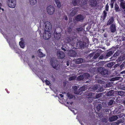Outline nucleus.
I'll return each instance as SVG.
<instances>
[{
	"label": "nucleus",
	"instance_id": "34",
	"mask_svg": "<svg viewBox=\"0 0 125 125\" xmlns=\"http://www.w3.org/2000/svg\"><path fill=\"white\" fill-rule=\"evenodd\" d=\"M82 93L83 92L81 90H80V88L78 90H77L76 92H75V94L81 95Z\"/></svg>",
	"mask_w": 125,
	"mask_h": 125
},
{
	"label": "nucleus",
	"instance_id": "1",
	"mask_svg": "<svg viewBox=\"0 0 125 125\" xmlns=\"http://www.w3.org/2000/svg\"><path fill=\"white\" fill-rule=\"evenodd\" d=\"M77 35L75 32H73L68 36L66 38L67 43L70 44L72 45L75 43Z\"/></svg>",
	"mask_w": 125,
	"mask_h": 125
},
{
	"label": "nucleus",
	"instance_id": "2",
	"mask_svg": "<svg viewBox=\"0 0 125 125\" xmlns=\"http://www.w3.org/2000/svg\"><path fill=\"white\" fill-rule=\"evenodd\" d=\"M58 61L57 59L55 58H51L50 60L51 65L52 67L56 70H58L60 69V66L58 64Z\"/></svg>",
	"mask_w": 125,
	"mask_h": 125
},
{
	"label": "nucleus",
	"instance_id": "26",
	"mask_svg": "<svg viewBox=\"0 0 125 125\" xmlns=\"http://www.w3.org/2000/svg\"><path fill=\"white\" fill-rule=\"evenodd\" d=\"M77 10L76 9H74L70 13V15L72 16H74L77 13Z\"/></svg>",
	"mask_w": 125,
	"mask_h": 125
},
{
	"label": "nucleus",
	"instance_id": "13",
	"mask_svg": "<svg viewBox=\"0 0 125 125\" xmlns=\"http://www.w3.org/2000/svg\"><path fill=\"white\" fill-rule=\"evenodd\" d=\"M114 53L113 51H110L109 52L107 51L106 53V55L104 57L105 59L108 58L109 57L111 56Z\"/></svg>",
	"mask_w": 125,
	"mask_h": 125
},
{
	"label": "nucleus",
	"instance_id": "21",
	"mask_svg": "<svg viewBox=\"0 0 125 125\" xmlns=\"http://www.w3.org/2000/svg\"><path fill=\"white\" fill-rule=\"evenodd\" d=\"M118 118V117L117 116L114 115L110 118L109 120L110 121L112 122L116 120Z\"/></svg>",
	"mask_w": 125,
	"mask_h": 125
},
{
	"label": "nucleus",
	"instance_id": "32",
	"mask_svg": "<svg viewBox=\"0 0 125 125\" xmlns=\"http://www.w3.org/2000/svg\"><path fill=\"white\" fill-rule=\"evenodd\" d=\"M121 77H115L112 78L111 79V81H115L119 80L120 78H121Z\"/></svg>",
	"mask_w": 125,
	"mask_h": 125
},
{
	"label": "nucleus",
	"instance_id": "58",
	"mask_svg": "<svg viewBox=\"0 0 125 125\" xmlns=\"http://www.w3.org/2000/svg\"><path fill=\"white\" fill-rule=\"evenodd\" d=\"M63 19H64L65 20L67 21L68 20V18L67 16H64Z\"/></svg>",
	"mask_w": 125,
	"mask_h": 125
},
{
	"label": "nucleus",
	"instance_id": "42",
	"mask_svg": "<svg viewBox=\"0 0 125 125\" xmlns=\"http://www.w3.org/2000/svg\"><path fill=\"white\" fill-rule=\"evenodd\" d=\"M101 95V94H96L95 98H94L95 99H98L100 97Z\"/></svg>",
	"mask_w": 125,
	"mask_h": 125
},
{
	"label": "nucleus",
	"instance_id": "31",
	"mask_svg": "<svg viewBox=\"0 0 125 125\" xmlns=\"http://www.w3.org/2000/svg\"><path fill=\"white\" fill-rule=\"evenodd\" d=\"M87 0H81V3H80L79 4H80L81 5H83L86 4Z\"/></svg>",
	"mask_w": 125,
	"mask_h": 125
},
{
	"label": "nucleus",
	"instance_id": "19",
	"mask_svg": "<svg viewBox=\"0 0 125 125\" xmlns=\"http://www.w3.org/2000/svg\"><path fill=\"white\" fill-rule=\"evenodd\" d=\"M119 54V52L117 51L113 55V56H112L110 58L111 60H113L115 59L116 57L118 56Z\"/></svg>",
	"mask_w": 125,
	"mask_h": 125
},
{
	"label": "nucleus",
	"instance_id": "29",
	"mask_svg": "<svg viewBox=\"0 0 125 125\" xmlns=\"http://www.w3.org/2000/svg\"><path fill=\"white\" fill-rule=\"evenodd\" d=\"M84 78V76L83 75H80L77 78L78 80L80 81L83 79Z\"/></svg>",
	"mask_w": 125,
	"mask_h": 125
},
{
	"label": "nucleus",
	"instance_id": "16",
	"mask_svg": "<svg viewBox=\"0 0 125 125\" xmlns=\"http://www.w3.org/2000/svg\"><path fill=\"white\" fill-rule=\"evenodd\" d=\"M114 21V18L113 17H111L107 21V25H109L112 24Z\"/></svg>",
	"mask_w": 125,
	"mask_h": 125
},
{
	"label": "nucleus",
	"instance_id": "51",
	"mask_svg": "<svg viewBox=\"0 0 125 125\" xmlns=\"http://www.w3.org/2000/svg\"><path fill=\"white\" fill-rule=\"evenodd\" d=\"M68 97L70 99H71L73 97V96L71 94H68Z\"/></svg>",
	"mask_w": 125,
	"mask_h": 125
},
{
	"label": "nucleus",
	"instance_id": "8",
	"mask_svg": "<svg viewBox=\"0 0 125 125\" xmlns=\"http://www.w3.org/2000/svg\"><path fill=\"white\" fill-rule=\"evenodd\" d=\"M92 89L94 91H95L98 89V90L100 92H102L103 91V88L100 87V85L98 84L94 85L92 87Z\"/></svg>",
	"mask_w": 125,
	"mask_h": 125
},
{
	"label": "nucleus",
	"instance_id": "22",
	"mask_svg": "<svg viewBox=\"0 0 125 125\" xmlns=\"http://www.w3.org/2000/svg\"><path fill=\"white\" fill-rule=\"evenodd\" d=\"M55 3L56 4L57 7L60 8L61 7V3L59 0H54Z\"/></svg>",
	"mask_w": 125,
	"mask_h": 125
},
{
	"label": "nucleus",
	"instance_id": "6",
	"mask_svg": "<svg viewBox=\"0 0 125 125\" xmlns=\"http://www.w3.org/2000/svg\"><path fill=\"white\" fill-rule=\"evenodd\" d=\"M47 11L48 13L50 15L53 14L55 11L54 8L51 5L48 6L47 8Z\"/></svg>",
	"mask_w": 125,
	"mask_h": 125
},
{
	"label": "nucleus",
	"instance_id": "20",
	"mask_svg": "<svg viewBox=\"0 0 125 125\" xmlns=\"http://www.w3.org/2000/svg\"><path fill=\"white\" fill-rule=\"evenodd\" d=\"M86 43L84 42L83 41H80L79 42V45L81 48H83L85 46H85Z\"/></svg>",
	"mask_w": 125,
	"mask_h": 125
},
{
	"label": "nucleus",
	"instance_id": "38",
	"mask_svg": "<svg viewBox=\"0 0 125 125\" xmlns=\"http://www.w3.org/2000/svg\"><path fill=\"white\" fill-rule=\"evenodd\" d=\"M19 45L22 48H23L24 47V43L22 42L21 41L19 42Z\"/></svg>",
	"mask_w": 125,
	"mask_h": 125
},
{
	"label": "nucleus",
	"instance_id": "36",
	"mask_svg": "<svg viewBox=\"0 0 125 125\" xmlns=\"http://www.w3.org/2000/svg\"><path fill=\"white\" fill-rule=\"evenodd\" d=\"M114 102V100L113 99L111 100L108 102V104L109 106L111 105H112Z\"/></svg>",
	"mask_w": 125,
	"mask_h": 125
},
{
	"label": "nucleus",
	"instance_id": "52",
	"mask_svg": "<svg viewBox=\"0 0 125 125\" xmlns=\"http://www.w3.org/2000/svg\"><path fill=\"white\" fill-rule=\"evenodd\" d=\"M104 111L105 114H108L109 112V110L108 109H104Z\"/></svg>",
	"mask_w": 125,
	"mask_h": 125
},
{
	"label": "nucleus",
	"instance_id": "23",
	"mask_svg": "<svg viewBox=\"0 0 125 125\" xmlns=\"http://www.w3.org/2000/svg\"><path fill=\"white\" fill-rule=\"evenodd\" d=\"M83 61V59L81 58H79L76 59L75 62L77 64H79L82 63Z\"/></svg>",
	"mask_w": 125,
	"mask_h": 125
},
{
	"label": "nucleus",
	"instance_id": "25",
	"mask_svg": "<svg viewBox=\"0 0 125 125\" xmlns=\"http://www.w3.org/2000/svg\"><path fill=\"white\" fill-rule=\"evenodd\" d=\"M102 14L103 15V17H102L103 21H104L106 17L107 16V12L105 10L103 11Z\"/></svg>",
	"mask_w": 125,
	"mask_h": 125
},
{
	"label": "nucleus",
	"instance_id": "9",
	"mask_svg": "<svg viewBox=\"0 0 125 125\" xmlns=\"http://www.w3.org/2000/svg\"><path fill=\"white\" fill-rule=\"evenodd\" d=\"M89 3L91 7H95L97 6V1L96 0H90Z\"/></svg>",
	"mask_w": 125,
	"mask_h": 125
},
{
	"label": "nucleus",
	"instance_id": "11",
	"mask_svg": "<svg viewBox=\"0 0 125 125\" xmlns=\"http://www.w3.org/2000/svg\"><path fill=\"white\" fill-rule=\"evenodd\" d=\"M84 18L83 16L81 14H79L75 17V20L77 21H81L83 20Z\"/></svg>",
	"mask_w": 125,
	"mask_h": 125
},
{
	"label": "nucleus",
	"instance_id": "27",
	"mask_svg": "<svg viewBox=\"0 0 125 125\" xmlns=\"http://www.w3.org/2000/svg\"><path fill=\"white\" fill-rule=\"evenodd\" d=\"M72 2L74 5L76 6L80 4V0H73Z\"/></svg>",
	"mask_w": 125,
	"mask_h": 125
},
{
	"label": "nucleus",
	"instance_id": "61",
	"mask_svg": "<svg viewBox=\"0 0 125 125\" xmlns=\"http://www.w3.org/2000/svg\"><path fill=\"white\" fill-rule=\"evenodd\" d=\"M63 46L61 48V49L63 51H64L65 52L66 51V50L64 48H63Z\"/></svg>",
	"mask_w": 125,
	"mask_h": 125
},
{
	"label": "nucleus",
	"instance_id": "3",
	"mask_svg": "<svg viewBox=\"0 0 125 125\" xmlns=\"http://www.w3.org/2000/svg\"><path fill=\"white\" fill-rule=\"evenodd\" d=\"M97 71L98 73L104 77L106 74H107L108 71L106 69H105L102 67H100L97 69Z\"/></svg>",
	"mask_w": 125,
	"mask_h": 125
},
{
	"label": "nucleus",
	"instance_id": "55",
	"mask_svg": "<svg viewBox=\"0 0 125 125\" xmlns=\"http://www.w3.org/2000/svg\"><path fill=\"white\" fill-rule=\"evenodd\" d=\"M101 78V76L100 75H96L95 77V78L96 79H100Z\"/></svg>",
	"mask_w": 125,
	"mask_h": 125
},
{
	"label": "nucleus",
	"instance_id": "56",
	"mask_svg": "<svg viewBox=\"0 0 125 125\" xmlns=\"http://www.w3.org/2000/svg\"><path fill=\"white\" fill-rule=\"evenodd\" d=\"M120 88L121 89H122L123 90H125V87L123 85H121L120 86Z\"/></svg>",
	"mask_w": 125,
	"mask_h": 125
},
{
	"label": "nucleus",
	"instance_id": "33",
	"mask_svg": "<svg viewBox=\"0 0 125 125\" xmlns=\"http://www.w3.org/2000/svg\"><path fill=\"white\" fill-rule=\"evenodd\" d=\"M90 74L88 73H85L84 74V78L86 79H87L90 77Z\"/></svg>",
	"mask_w": 125,
	"mask_h": 125
},
{
	"label": "nucleus",
	"instance_id": "50",
	"mask_svg": "<svg viewBox=\"0 0 125 125\" xmlns=\"http://www.w3.org/2000/svg\"><path fill=\"white\" fill-rule=\"evenodd\" d=\"M80 88V90H81L83 92V91H84L85 90V87L84 86L81 87Z\"/></svg>",
	"mask_w": 125,
	"mask_h": 125
},
{
	"label": "nucleus",
	"instance_id": "46",
	"mask_svg": "<svg viewBox=\"0 0 125 125\" xmlns=\"http://www.w3.org/2000/svg\"><path fill=\"white\" fill-rule=\"evenodd\" d=\"M45 82L47 85H49L50 84V81L47 79H46Z\"/></svg>",
	"mask_w": 125,
	"mask_h": 125
},
{
	"label": "nucleus",
	"instance_id": "60",
	"mask_svg": "<svg viewBox=\"0 0 125 125\" xmlns=\"http://www.w3.org/2000/svg\"><path fill=\"white\" fill-rule=\"evenodd\" d=\"M116 0H111V3L114 4Z\"/></svg>",
	"mask_w": 125,
	"mask_h": 125
},
{
	"label": "nucleus",
	"instance_id": "45",
	"mask_svg": "<svg viewBox=\"0 0 125 125\" xmlns=\"http://www.w3.org/2000/svg\"><path fill=\"white\" fill-rule=\"evenodd\" d=\"M109 6L108 5V3L106 4L105 7V10L107 11H108L109 10Z\"/></svg>",
	"mask_w": 125,
	"mask_h": 125
},
{
	"label": "nucleus",
	"instance_id": "47",
	"mask_svg": "<svg viewBox=\"0 0 125 125\" xmlns=\"http://www.w3.org/2000/svg\"><path fill=\"white\" fill-rule=\"evenodd\" d=\"M77 88L76 86H75L73 87L74 93L75 94V92H76L77 91Z\"/></svg>",
	"mask_w": 125,
	"mask_h": 125
},
{
	"label": "nucleus",
	"instance_id": "30",
	"mask_svg": "<svg viewBox=\"0 0 125 125\" xmlns=\"http://www.w3.org/2000/svg\"><path fill=\"white\" fill-rule=\"evenodd\" d=\"M30 4L32 5H34L37 3L36 0H29Z\"/></svg>",
	"mask_w": 125,
	"mask_h": 125
},
{
	"label": "nucleus",
	"instance_id": "43",
	"mask_svg": "<svg viewBox=\"0 0 125 125\" xmlns=\"http://www.w3.org/2000/svg\"><path fill=\"white\" fill-rule=\"evenodd\" d=\"M101 108V105L100 104H98L96 107V109L97 111H99L100 110Z\"/></svg>",
	"mask_w": 125,
	"mask_h": 125
},
{
	"label": "nucleus",
	"instance_id": "44",
	"mask_svg": "<svg viewBox=\"0 0 125 125\" xmlns=\"http://www.w3.org/2000/svg\"><path fill=\"white\" fill-rule=\"evenodd\" d=\"M113 65V64L112 63H109L107 64V67H111Z\"/></svg>",
	"mask_w": 125,
	"mask_h": 125
},
{
	"label": "nucleus",
	"instance_id": "18",
	"mask_svg": "<svg viewBox=\"0 0 125 125\" xmlns=\"http://www.w3.org/2000/svg\"><path fill=\"white\" fill-rule=\"evenodd\" d=\"M115 12H119L121 11L119 6L116 3L115 4Z\"/></svg>",
	"mask_w": 125,
	"mask_h": 125
},
{
	"label": "nucleus",
	"instance_id": "5",
	"mask_svg": "<svg viewBox=\"0 0 125 125\" xmlns=\"http://www.w3.org/2000/svg\"><path fill=\"white\" fill-rule=\"evenodd\" d=\"M8 6L10 8H13L15 7L16 5V0H8L7 1Z\"/></svg>",
	"mask_w": 125,
	"mask_h": 125
},
{
	"label": "nucleus",
	"instance_id": "64",
	"mask_svg": "<svg viewBox=\"0 0 125 125\" xmlns=\"http://www.w3.org/2000/svg\"><path fill=\"white\" fill-rule=\"evenodd\" d=\"M107 34L106 33H105L104 34V36L105 38L107 37Z\"/></svg>",
	"mask_w": 125,
	"mask_h": 125
},
{
	"label": "nucleus",
	"instance_id": "10",
	"mask_svg": "<svg viewBox=\"0 0 125 125\" xmlns=\"http://www.w3.org/2000/svg\"><path fill=\"white\" fill-rule=\"evenodd\" d=\"M45 27L44 28V31H48V30H50L52 28V25L50 23L47 21L45 22Z\"/></svg>",
	"mask_w": 125,
	"mask_h": 125
},
{
	"label": "nucleus",
	"instance_id": "37",
	"mask_svg": "<svg viewBox=\"0 0 125 125\" xmlns=\"http://www.w3.org/2000/svg\"><path fill=\"white\" fill-rule=\"evenodd\" d=\"M100 55L99 53H97L95 54L93 57V59H95L97 58Z\"/></svg>",
	"mask_w": 125,
	"mask_h": 125
},
{
	"label": "nucleus",
	"instance_id": "48",
	"mask_svg": "<svg viewBox=\"0 0 125 125\" xmlns=\"http://www.w3.org/2000/svg\"><path fill=\"white\" fill-rule=\"evenodd\" d=\"M72 31V29L71 27H69L67 28V31L68 33H70Z\"/></svg>",
	"mask_w": 125,
	"mask_h": 125
},
{
	"label": "nucleus",
	"instance_id": "4",
	"mask_svg": "<svg viewBox=\"0 0 125 125\" xmlns=\"http://www.w3.org/2000/svg\"><path fill=\"white\" fill-rule=\"evenodd\" d=\"M51 34L50 31H45L44 32L43 34V38L46 40L49 39L51 37Z\"/></svg>",
	"mask_w": 125,
	"mask_h": 125
},
{
	"label": "nucleus",
	"instance_id": "7",
	"mask_svg": "<svg viewBox=\"0 0 125 125\" xmlns=\"http://www.w3.org/2000/svg\"><path fill=\"white\" fill-rule=\"evenodd\" d=\"M76 50V48H73L72 50L69 51L68 52L69 55L71 57L75 56L76 54V53L75 51Z\"/></svg>",
	"mask_w": 125,
	"mask_h": 125
},
{
	"label": "nucleus",
	"instance_id": "62",
	"mask_svg": "<svg viewBox=\"0 0 125 125\" xmlns=\"http://www.w3.org/2000/svg\"><path fill=\"white\" fill-rule=\"evenodd\" d=\"M118 112V110H115L114 111V113H115V114H117V113Z\"/></svg>",
	"mask_w": 125,
	"mask_h": 125
},
{
	"label": "nucleus",
	"instance_id": "15",
	"mask_svg": "<svg viewBox=\"0 0 125 125\" xmlns=\"http://www.w3.org/2000/svg\"><path fill=\"white\" fill-rule=\"evenodd\" d=\"M120 6L123 9L125 8V1L124 0H120Z\"/></svg>",
	"mask_w": 125,
	"mask_h": 125
},
{
	"label": "nucleus",
	"instance_id": "54",
	"mask_svg": "<svg viewBox=\"0 0 125 125\" xmlns=\"http://www.w3.org/2000/svg\"><path fill=\"white\" fill-rule=\"evenodd\" d=\"M9 45H10V47L11 48H12V49L13 50H15V46H13V45H11L10 44H9Z\"/></svg>",
	"mask_w": 125,
	"mask_h": 125
},
{
	"label": "nucleus",
	"instance_id": "41",
	"mask_svg": "<svg viewBox=\"0 0 125 125\" xmlns=\"http://www.w3.org/2000/svg\"><path fill=\"white\" fill-rule=\"evenodd\" d=\"M117 48V47H113L111 49V50L112 51H113L114 52V51L116 50V49Z\"/></svg>",
	"mask_w": 125,
	"mask_h": 125
},
{
	"label": "nucleus",
	"instance_id": "28",
	"mask_svg": "<svg viewBox=\"0 0 125 125\" xmlns=\"http://www.w3.org/2000/svg\"><path fill=\"white\" fill-rule=\"evenodd\" d=\"M114 94V92L113 91L111 90L109 91L107 93V96L108 97H110V96L113 95Z\"/></svg>",
	"mask_w": 125,
	"mask_h": 125
},
{
	"label": "nucleus",
	"instance_id": "63",
	"mask_svg": "<svg viewBox=\"0 0 125 125\" xmlns=\"http://www.w3.org/2000/svg\"><path fill=\"white\" fill-rule=\"evenodd\" d=\"M125 73V70L122 71L120 73L121 74H123Z\"/></svg>",
	"mask_w": 125,
	"mask_h": 125
},
{
	"label": "nucleus",
	"instance_id": "35",
	"mask_svg": "<svg viewBox=\"0 0 125 125\" xmlns=\"http://www.w3.org/2000/svg\"><path fill=\"white\" fill-rule=\"evenodd\" d=\"M39 56L40 57H42L45 56V54H43L42 52H39Z\"/></svg>",
	"mask_w": 125,
	"mask_h": 125
},
{
	"label": "nucleus",
	"instance_id": "57",
	"mask_svg": "<svg viewBox=\"0 0 125 125\" xmlns=\"http://www.w3.org/2000/svg\"><path fill=\"white\" fill-rule=\"evenodd\" d=\"M110 5L111 8V9H112L114 7V3H110Z\"/></svg>",
	"mask_w": 125,
	"mask_h": 125
},
{
	"label": "nucleus",
	"instance_id": "53",
	"mask_svg": "<svg viewBox=\"0 0 125 125\" xmlns=\"http://www.w3.org/2000/svg\"><path fill=\"white\" fill-rule=\"evenodd\" d=\"M121 121L120 120H117V121L115 122V125H118L119 124L121 123Z\"/></svg>",
	"mask_w": 125,
	"mask_h": 125
},
{
	"label": "nucleus",
	"instance_id": "14",
	"mask_svg": "<svg viewBox=\"0 0 125 125\" xmlns=\"http://www.w3.org/2000/svg\"><path fill=\"white\" fill-rule=\"evenodd\" d=\"M110 30L111 32H114L116 31V27L115 24H111L110 27Z\"/></svg>",
	"mask_w": 125,
	"mask_h": 125
},
{
	"label": "nucleus",
	"instance_id": "12",
	"mask_svg": "<svg viewBox=\"0 0 125 125\" xmlns=\"http://www.w3.org/2000/svg\"><path fill=\"white\" fill-rule=\"evenodd\" d=\"M57 55L58 58L62 59L65 56V54L64 52L62 51H58Z\"/></svg>",
	"mask_w": 125,
	"mask_h": 125
},
{
	"label": "nucleus",
	"instance_id": "39",
	"mask_svg": "<svg viewBox=\"0 0 125 125\" xmlns=\"http://www.w3.org/2000/svg\"><path fill=\"white\" fill-rule=\"evenodd\" d=\"M76 78V76H73L69 77V81H72L74 80Z\"/></svg>",
	"mask_w": 125,
	"mask_h": 125
},
{
	"label": "nucleus",
	"instance_id": "40",
	"mask_svg": "<svg viewBox=\"0 0 125 125\" xmlns=\"http://www.w3.org/2000/svg\"><path fill=\"white\" fill-rule=\"evenodd\" d=\"M94 98V97H93V98L91 97H89L88 98V101L90 102H92L93 101Z\"/></svg>",
	"mask_w": 125,
	"mask_h": 125
},
{
	"label": "nucleus",
	"instance_id": "24",
	"mask_svg": "<svg viewBox=\"0 0 125 125\" xmlns=\"http://www.w3.org/2000/svg\"><path fill=\"white\" fill-rule=\"evenodd\" d=\"M117 94L121 97L124 96H125V92L123 91H118L117 92Z\"/></svg>",
	"mask_w": 125,
	"mask_h": 125
},
{
	"label": "nucleus",
	"instance_id": "17",
	"mask_svg": "<svg viewBox=\"0 0 125 125\" xmlns=\"http://www.w3.org/2000/svg\"><path fill=\"white\" fill-rule=\"evenodd\" d=\"M54 38L56 39H59L61 37V34L60 33H57L56 32L55 33V31L54 32Z\"/></svg>",
	"mask_w": 125,
	"mask_h": 125
},
{
	"label": "nucleus",
	"instance_id": "59",
	"mask_svg": "<svg viewBox=\"0 0 125 125\" xmlns=\"http://www.w3.org/2000/svg\"><path fill=\"white\" fill-rule=\"evenodd\" d=\"M104 58V56L102 55H101L99 57V59H102Z\"/></svg>",
	"mask_w": 125,
	"mask_h": 125
},
{
	"label": "nucleus",
	"instance_id": "49",
	"mask_svg": "<svg viewBox=\"0 0 125 125\" xmlns=\"http://www.w3.org/2000/svg\"><path fill=\"white\" fill-rule=\"evenodd\" d=\"M76 29L77 31H82L83 30V28L82 27H80L76 28Z\"/></svg>",
	"mask_w": 125,
	"mask_h": 125
}]
</instances>
